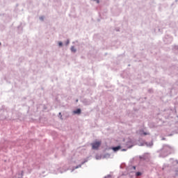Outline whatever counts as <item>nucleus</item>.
<instances>
[{
    "instance_id": "nucleus-8",
    "label": "nucleus",
    "mask_w": 178,
    "mask_h": 178,
    "mask_svg": "<svg viewBox=\"0 0 178 178\" xmlns=\"http://www.w3.org/2000/svg\"><path fill=\"white\" fill-rule=\"evenodd\" d=\"M96 1L97 3H99V0H94Z\"/></svg>"
},
{
    "instance_id": "nucleus-3",
    "label": "nucleus",
    "mask_w": 178,
    "mask_h": 178,
    "mask_svg": "<svg viewBox=\"0 0 178 178\" xmlns=\"http://www.w3.org/2000/svg\"><path fill=\"white\" fill-rule=\"evenodd\" d=\"M74 113L80 115L81 113V110L80 108L76 109V111H74Z\"/></svg>"
},
{
    "instance_id": "nucleus-4",
    "label": "nucleus",
    "mask_w": 178,
    "mask_h": 178,
    "mask_svg": "<svg viewBox=\"0 0 178 178\" xmlns=\"http://www.w3.org/2000/svg\"><path fill=\"white\" fill-rule=\"evenodd\" d=\"M71 51H72V52H76V48H74V47L72 46V47H71Z\"/></svg>"
},
{
    "instance_id": "nucleus-12",
    "label": "nucleus",
    "mask_w": 178,
    "mask_h": 178,
    "mask_svg": "<svg viewBox=\"0 0 178 178\" xmlns=\"http://www.w3.org/2000/svg\"><path fill=\"white\" fill-rule=\"evenodd\" d=\"M0 45H1V42H0Z\"/></svg>"
},
{
    "instance_id": "nucleus-5",
    "label": "nucleus",
    "mask_w": 178,
    "mask_h": 178,
    "mask_svg": "<svg viewBox=\"0 0 178 178\" xmlns=\"http://www.w3.org/2000/svg\"><path fill=\"white\" fill-rule=\"evenodd\" d=\"M136 176H141V172H136Z\"/></svg>"
},
{
    "instance_id": "nucleus-1",
    "label": "nucleus",
    "mask_w": 178,
    "mask_h": 178,
    "mask_svg": "<svg viewBox=\"0 0 178 178\" xmlns=\"http://www.w3.org/2000/svg\"><path fill=\"white\" fill-rule=\"evenodd\" d=\"M92 149H98L101 146V141H96L91 144Z\"/></svg>"
},
{
    "instance_id": "nucleus-11",
    "label": "nucleus",
    "mask_w": 178,
    "mask_h": 178,
    "mask_svg": "<svg viewBox=\"0 0 178 178\" xmlns=\"http://www.w3.org/2000/svg\"><path fill=\"white\" fill-rule=\"evenodd\" d=\"M123 151H126V149H123Z\"/></svg>"
},
{
    "instance_id": "nucleus-6",
    "label": "nucleus",
    "mask_w": 178,
    "mask_h": 178,
    "mask_svg": "<svg viewBox=\"0 0 178 178\" xmlns=\"http://www.w3.org/2000/svg\"><path fill=\"white\" fill-rule=\"evenodd\" d=\"M79 168H81V165H79L78 166L75 167L74 169H79Z\"/></svg>"
},
{
    "instance_id": "nucleus-9",
    "label": "nucleus",
    "mask_w": 178,
    "mask_h": 178,
    "mask_svg": "<svg viewBox=\"0 0 178 178\" xmlns=\"http://www.w3.org/2000/svg\"><path fill=\"white\" fill-rule=\"evenodd\" d=\"M40 20H44V17H41Z\"/></svg>"
},
{
    "instance_id": "nucleus-7",
    "label": "nucleus",
    "mask_w": 178,
    "mask_h": 178,
    "mask_svg": "<svg viewBox=\"0 0 178 178\" xmlns=\"http://www.w3.org/2000/svg\"><path fill=\"white\" fill-rule=\"evenodd\" d=\"M58 45H59V47H62V45H63L62 42H60L58 43Z\"/></svg>"
},
{
    "instance_id": "nucleus-10",
    "label": "nucleus",
    "mask_w": 178,
    "mask_h": 178,
    "mask_svg": "<svg viewBox=\"0 0 178 178\" xmlns=\"http://www.w3.org/2000/svg\"><path fill=\"white\" fill-rule=\"evenodd\" d=\"M144 136H147V134H147V133H143Z\"/></svg>"
},
{
    "instance_id": "nucleus-2",
    "label": "nucleus",
    "mask_w": 178,
    "mask_h": 178,
    "mask_svg": "<svg viewBox=\"0 0 178 178\" xmlns=\"http://www.w3.org/2000/svg\"><path fill=\"white\" fill-rule=\"evenodd\" d=\"M120 148H121L120 146H117V147H113L112 149H113L115 152H116L119 151V149H120Z\"/></svg>"
}]
</instances>
